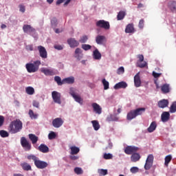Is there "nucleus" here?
I'll list each match as a JSON object with an SVG mask.
<instances>
[{
    "instance_id": "4",
    "label": "nucleus",
    "mask_w": 176,
    "mask_h": 176,
    "mask_svg": "<svg viewBox=\"0 0 176 176\" xmlns=\"http://www.w3.org/2000/svg\"><path fill=\"white\" fill-rule=\"evenodd\" d=\"M69 94H71L76 102H78L80 105H83V99L80 97V95L75 92V89L74 88L70 89Z\"/></svg>"
},
{
    "instance_id": "34",
    "label": "nucleus",
    "mask_w": 176,
    "mask_h": 176,
    "mask_svg": "<svg viewBox=\"0 0 176 176\" xmlns=\"http://www.w3.org/2000/svg\"><path fill=\"white\" fill-rule=\"evenodd\" d=\"M21 166L22 167L23 170H24L25 171H30L31 170V165H30V164L27 163V162H24L21 164Z\"/></svg>"
},
{
    "instance_id": "31",
    "label": "nucleus",
    "mask_w": 176,
    "mask_h": 176,
    "mask_svg": "<svg viewBox=\"0 0 176 176\" xmlns=\"http://www.w3.org/2000/svg\"><path fill=\"white\" fill-rule=\"evenodd\" d=\"M29 138H30V141H32V144L33 145H34V144H36L38 142V140H39L38 136H36L32 133L29 134Z\"/></svg>"
},
{
    "instance_id": "44",
    "label": "nucleus",
    "mask_w": 176,
    "mask_h": 176,
    "mask_svg": "<svg viewBox=\"0 0 176 176\" xmlns=\"http://www.w3.org/2000/svg\"><path fill=\"white\" fill-rule=\"evenodd\" d=\"M0 135L2 137V138H6V137H9V133H8L6 131L1 130Z\"/></svg>"
},
{
    "instance_id": "59",
    "label": "nucleus",
    "mask_w": 176,
    "mask_h": 176,
    "mask_svg": "<svg viewBox=\"0 0 176 176\" xmlns=\"http://www.w3.org/2000/svg\"><path fill=\"white\" fill-rule=\"evenodd\" d=\"M131 173H132V174H135V173H138V168L133 166L131 168Z\"/></svg>"
},
{
    "instance_id": "40",
    "label": "nucleus",
    "mask_w": 176,
    "mask_h": 176,
    "mask_svg": "<svg viewBox=\"0 0 176 176\" xmlns=\"http://www.w3.org/2000/svg\"><path fill=\"white\" fill-rule=\"evenodd\" d=\"M72 0H57L56 5H61L63 2V6H68L69 3L71 2Z\"/></svg>"
},
{
    "instance_id": "16",
    "label": "nucleus",
    "mask_w": 176,
    "mask_h": 176,
    "mask_svg": "<svg viewBox=\"0 0 176 176\" xmlns=\"http://www.w3.org/2000/svg\"><path fill=\"white\" fill-rule=\"evenodd\" d=\"M23 32L26 34H34L35 32V28L30 25H24L23 27Z\"/></svg>"
},
{
    "instance_id": "23",
    "label": "nucleus",
    "mask_w": 176,
    "mask_h": 176,
    "mask_svg": "<svg viewBox=\"0 0 176 176\" xmlns=\"http://www.w3.org/2000/svg\"><path fill=\"white\" fill-rule=\"evenodd\" d=\"M134 83H135V87H140V86H141V78H140V72H138L134 76Z\"/></svg>"
},
{
    "instance_id": "15",
    "label": "nucleus",
    "mask_w": 176,
    "mask_h": 176,
    "mask_svg": "<svg viewBox=\"0 0 176 176\" xmlns=\"http://www.w3.org/2000/svg\"><path fill=\"white\" fill-rule=\"evenodd\" d=\"M92 108L94 109V111L98 115H101V113H102V108H101V106H100V104L96 102L92 103Z\"/></svg>"
},
{
    "instance_id": "22",
    "label": "nucleus",
    "mask_w": 176,
    "mask_h": 176,
    "mask_svg": "<svg viewBox=\"0 0 176 176\" xmlns=\"http://www.w3.org/2000/svg\"><path fill=\"white\" fill-rule=\"evenodd\" d=\"M140 159H141V155L138 153H135L131 156V161L133 162V163H136V162L140 161Z\"/></svg>"
},
{
    "instance_id": "60",
    "label": "nucleus",
    "mask_w": 176,
    "mask_h": 176,
    "mask_svg": "<svg viewBox=\"0 0 176 176\" xmlns=\"http://www.w3.org/2000/svg\"><path fill=\"white\" fill-rule=\"evenodd\" d=\"M153 76L155 78H160V76H162V73H156L155 72H153Z\"/></svg>"
},
{
    "instance_id": "57",
    "label": "nucleus",
    "mask_w": 176,
    "mask_h": 176,
    "mask_svg": "<svg viewBox=\"0 0 176 176\" xmlns=\"http://www.w3.org/2000/svg\"><path fill=\"white\" fill-rule=\"evenodd\" d=\"M32 105H33V107H34L35 108L39 109L40 104H39V102H38V101L33 100V102H32Z\"/></svg>"
},
{
    "instance_id": "63",
    "label": "nucleus",
    "mask_w": 176,
    "mask_h": 176,
    "mask_svg": "<svg viewBox=\"0 0 176 176\" xmlns=\"http://www.w3.org/2000/svg\"><path fill=\"white\" fill-rule=\"evenodd\" d=\"M54 49H56V50H63V47L61 45H54Z\"/></svg>"
},
{
    "instance_id": "2",
    "label": "nucleus",
    "mask_w": 176,
    "mask_h": 176,
    "mask_svg": "<svg viewBox=\"0 0 176 176\" xmlns=\"http://www.w3.org/2000/svg\"><path fill=\"white\" fill-rule=\"evenodd\" d=\"M28 160H33L34 162V166L37 168H40L41 170H43V168H46L48 164L47 162L44 161H41L39 158L35 155H29L28 156Z\"/></svg>"
},
{
    "instance_id": "55",
    "label": "nucleus",
    "mask_w": 176,
    "mask_h": 176,
    "mask_svg": "<svg viewBox=\"0 0 176 176\" xmlns=\"http://www.w3.org/2000/svg\"><path fill=\"white\" fill-rule=\"evenodd\" d=\"M138 58H139V60H138L137 64H138V63L144 62V55L142 54L138 55Z\"/></svg>"
},
{
    "instance_id": "36",
    "label": "nucleus",
    "mask_w": 176,
    "mask_h": 176,
    "mask_svg": "<svg viewBox=\"0 0 176 176\" xmlns=\"http://www.w3.org/2000/svg\"><path fill=\"white\" fill-rule=\"evenodd\" d=\"M25 92L29 96H33V94H35V89L32 87H28L25 88Z\"/></svg>"
},
{
    "instance_id": "47",
    "label": "nucleus",
    "mask_w": 176,
    "mask_h": 176,
    "mask_svg": "<svg viewBox=\"0 0 176 176\" xmlns=\"http://www.w3.org/2000/svg\"><path fill=\"white\" fill-rule=\"evenodd\" d=\"M104 159H105V160H109L113 158V155L111 153H104L103 155Z\"/></svg>"
},
{
    "instance_id": "10",
    "label": "nucleus",
    "mask_w": 176,
    "mask_h": 176,
    "mask_svg": "<svg viewBox=\"0 0 176 176\" xmlns=\"http://www.w3.org/2000/svg\"><path fill=\"white\" fill-rule=\"evenodd\" d=\"M21 145L26 152H28L32 148L31 143H30V142H28V140H27L24 137L21 138Z\"/></svg>"
},
{
    "instance_id": "62",
    "label": "nucleus",
    "mask_w": 176,
    "mask_h": 176,
    "mask_svg": "<svg viewBox=\"0 0 176 176\" xmlns=\"http://www.w3.org/2000/svg\"><path fill=\"white\" fill-rule=\"evenodd\" d=\"M5 122V118L3 116H0V127H2L3 126V122Z\"/></svg>"
},
{
    "instance_id": "50",
    "label": "nucleus",
    "mask_w": 176,
    "mask_h": 176,
    "mask_svg": "<svg viewBox=\"0 0 176 176\" xmlns=\"http://www.w3.org/2000/svg\"><path fill=\"white\" fill-rule=\"evenodd\" d=\"M51 25L52 28H56V27H57V19L53 18L51 20Z\"/></svg>"
},
{
    "instance_id": "14",
    "label": "nucleus",
    "mask_w": 176,
    "mask_h": 176,
    "mask_svg": "<svg viewBox=\"0 0 176 176\" xmlns=\"http://www.w3.org/2000/svg\"><path fill=\"white\" fill-rule=\"evenodd\" d=\"M96 42L98 45H104L107 42V37L102 35H98L96 37Z\"/></svg>"
},
{
    "instance_id": "46",
    "label": "nucleus",
    "mask_w": 176,
    "mask_h": 176,
    "mask_svg": "<svg viewBox=\"0 0 176 176\" xmlns=\"http://www.w3.org/2000/svg\"><path fill=\"white\" fill-rule=\"evenodd\" d=\"M88 39H89V38L87 37V36L84 35L80 37L79 42H80V43H86L87 42Z\"/></svg>"
},
{
    "instance_id": "30",
    "label": "nucleus",
    "mask_w": 176,
    "mask_h": 176,
    "mask_svg": "<svg viewBox=\"0 0 176 176\" xmlns=\"http://www.w3.org/2000/svg\"><path fill=\"white\" fill-rule=\"evenodd\" d=\"M168 8L171 12H176V2L169 1L168 3Z\"/></svg>"
},
{
    "instance_id": "18",
    "label": "nucleus",
    "mask_w": 176,
    "mask_h": 176,
    "mask_svg": "<svg viewBox=\"0 0 176 176\" xmlns=\"http://www.w3.org/2000/svg\"><path fill=\"white\" fill-rule=\"evenodd\" d=\"M161 120L163 123H166L170 120V113L168 111H164L161 115Z\"/></svg>"
},
{
    "instance_id": "8",
    "label": "nucleus",
    "mask_w": 176,
    "mask_h": 176,
    "mask_svg": "<svg viewBox=\"0 0 176 176\" xmlns=\"http://www.w3.org/2000/svg\"><path fill=\"white\" fill-rule=\"evenodd\" d=\"M140 148L135 146H127L124 148V152L126 155H133L136 152H138Z\"/></svg>"
},
{
    "instance_id": "64",
    "label": "nucleus",
    "mask_w": 176,
    "mask_h": 176,
    "mask_svg": "<svg viewBox=\"0 0 176 176\" xmlns=\"http://www.w3.org/2000/svg\"><path fill=\"white\" fill-rule=\"evenodd\" d=\"M112 146H113V144H112V142H111V141H109V146L106 148V149H112Z\"/></svg>"
},
{
    "instance_id": "26",
    "label": "nucleus",
    "mask_w": 176,
    "mask_h": 176,
    "mask_svg": "<svg viewBox=\"0 0 176 176\" xmlns=\"http://www.w3.org/2000/svg\"><path fill=\"white\" fill-rule=\"evenodd\" d=\"M158 107L159 108H166L168 107V100L166 99H163L158 102Z\"/></svg>"
},
{
    "instance_id": "39",
    "label": "nucleus",
    "mask_w": 176,
    "mask_h": 176,
    "mask_svg": "<svg viewBox=\"0 0 176 176\" xmlns=\"http://www.w3.org/2000/svg\"><path fill=\"white\" fill-rule=\"evenodd\" d=\"M126 16V12L124 11H120L117 15V20L120 21L124 19Z\"/></svg>"
},
{
    "instance_id": "13",
    "label": "nucleus",
    "mask_w": 176,
    "mask_h": 176,
    "mask_svg": "<svg viewBox=\"0 0 176 176\" xmlns=\"http://www.w3.org/2000/svg\"><path fill=\"white\" fill-rule=\"evenodd\" d=\"M64 124V121L61 118H56L52 121V126L55 127V129H58L61 127L62 124Z\"/></svg>"
},
{
    "instance_id": "49",
    "label": "nucleus",
    "mask_w": 176,
    "mask_h": 176,
    "mask_svg": "<svg viewBox=\"0 0 176 176\" xmlns=\"http://www.w3.org/2000/svg\"><path fill=\"white\" fill-rule=\"evenodd\" d=\"M171 159H173V157H171V155H168L165 157V166H168V163L171 162Z\"/></svg>"
},
{
    "instance_id": "33",
    "label": "nucleus",
    "mask_w": 176,
    "mask_h": 176,
    "mask_svg": "<svg viewBox=\"0 0 176 176\" xmlns=\"http://www.w3.org/2000/svg\"><path fill=\"white\" fill-rule=\"evenodd\" d=\"M91 123H92V126L94 127V129L95 130V131H98V130H100V123L98 122V121L97 120H92L91 122Z\"/></svg>"
},
{
    "instance_id": "29",
    "label": "nucleus",
    "mask_w": 176,
    "mask_h": 176,
    "mask_svg": "<svg viewBox=\"0 0 176 176\" xmlns=\"http://www.w3.org/2000/svg\"><path fill=\"white\" fill-rule=\"evenodd\" d=\"M161 90L164 94H167L170 90V85L168 84H164L161 87Z\"/></svg>"
},
{
    "instance_id": "48",
    "label": "nucleus",
    "mask_w": 176,
    "mask_h": 176,
    "mask_svg": "<svg viewBox=\"0 0 176 176\" xmlns=\"http://www.w3.org/2000/svg\"><path fill=\"white\" fill-rule=\"evenodd\" d=\"M82 49H83V50L87 51V50H90V49H91V45H89V44H82L81 45Z\"/></svg>"
},
{
    "instance_id": "9",
    "label": "nucleus",
    "mask_w": 176,
    "mask_h": 176,
    "mask_svg": "<svg viewBox=\"0 0 176 176\" xmlns=\"http://www.w3.org/2000/svg\"><path fill=\"white\" fill-rule=\"evenodd\" d=\"M153 155L150 154L148 155L146 163L144 164L145 170H151V168L152 167V166H153Z\"/></svg>"
},
{
    "instance_id": "56",
    "label": "nucleus",
    "mask_w": 176,
    "mask_h": 176,
    "mask_svg": "<svg viewBox=\"0 0 176 176\" xmlns=\"http://www.w3.org/2000/svg\"><path fill=\"white\" fill-rule=\"evenodd\" d=\"M145 23V21H144V19H141L139 21V25L138 27L140 30H142V28H144V23Z\"/></svg>"
},
{
    "instance_id": "25",
    "label": "nucleus",
    "mask_w": 176,
    "mask_h": 176,
    "mask_svg": "<svg viewBox=\"0 0 176 176\" xmlns=\"http://www.w3.org/2000/svg\"><path fill=\"white\" fill-rule=\"evenodd\" d=\"M137 118V116L135 114V110H131L127 113L126 119L127 120H133V119H135Z\"/></svg>"
},
{
    "instance_id": "12",
    "label": "nucleus",
    "mask_w": 176,
    "mask_h": 176,
    "mask_svg": "<svg viewBox=\"0 0 176 176\" xmlns=\"http://www.w3.org/2000/svg\"><path fill=\"white\" fill-rule=\"evenodd\" d=\"M37 49L41 58H47V51H46V48H45V47L39 45L37 47Z\"/></svg>"
},
{
    "instance_id": "20",
    "label": "nucleus",
    "mask_w": 176,
    "mask_h": 176,
    "mask_svg": "<svg viewBox=\"0 0 176 176\" xmlns=\"http://www.w3.org/2000/svg\"><path fill=\"white\" fill-rule=\"evenodd\" d=\"M125 32L126 34H133L135 32V30H134V25L132 23L128 24L125 28Z\"/></svg>"
},
{
    "instance_id": "11",
    "label": "nucleus",
    "mask_w": 176,
    "mask_h": 176,
    "mask_svg": "<svg viewBox=\"0 0 176 176\" xmlns=\"http://www.w3.org/2000/svg\"><path fill=\"white\" fill-rule=\"evenodd\" d=\"M74 57L78 61H80V60L83 58V50L80 48H76L74 52Z\"/></svg>"
},
{
    "instance_id": "19",
    "label": "nucleus",
    "mask_w": 176,
    "mask_h": 176,
    "mask_svg": "<svg viewBox=\"0 0 176 176\" xmlns=\"http://www.w3.org/2000/svg\"><path fill=\"white\" fill-rule=\"evenodd\" d=\"M127 87V82L124 81L120 82L114 85L115 90H119V89H126Z\"/></svg>"
},
{
    "instance_id": "51",
    "label": "nucleus",
    "mask_w": 176,
    "mask_h": 176,
    "mask_svg": "<svg viewBox=\"0 0 176 176\" xmlns=\"http://www.w3.org/2000/svg\"><path fill=\"white\" fill-rule=\"evenodd\" d=\"M74 173L79 175L80 174H83V170H82L81 168L76 167L74 168Z\"/></svg>"
},
{
    "instance_id": "5",
    "label": "nucleus",
    "mask_w": 176,
    "mask_h": 176,
    "mask_svg": "<svg viewBox=\"0 0 176 176\" xmlns=\"http://www.w3.org/2000/svg\"><path fill=\"white\" fill-rule=\"evenodd\" d=\"M41 72L45 75V76H54L57 75V70L54 68L42 67Z\"/></svg>"
},
{
    "instance_id": "3",
    "label": "nucleus",
    "mask_w": 176,
    "mask_h": 176,
    "mask_svg": "<svg viewBox=\"0 0 176 176\" xmlns=\"http://www.w3.org/2000/svg\"><path fill=\"white\" fill-rule=\"evenodd\" d=\"M41 64V60H36L33 63H27L25 65V68L29 74H32L34 72H37Z\"/></svg>"
},
{
    "instance_id": "28",
    "label": "nucleus",
    "mask_w": 176,
    "mask_h": 176,
    "mask_svg": "<svg viewBox=\"0 0 176 176\" xmlns=\"http://www.w3.org/2000/svg\"><path fill=\"white\" fill-rule=\"evenodd\" d=\"M38 149L40 151V152H42V153H47L49 152V147L43 144H41Z\"/></svg>"
},
{
    "instance_id": "6",
    "label": "nucleus",
    "mask_w": 176,
    "mask_h": 176,
    "mask_svg": "<svg viewBox=\"0 0 176 176\" xmlns=\"http://www.w3.org/2000/svg\"><path fill=\"white\" fill-rule=\"evenodd\" d=\"M96 25L98 28H103V30H105L106 31L111 28V25L105 20H99L96 22Z\"/></svg>"
},
{
    "instance_id": "37",
    "label": "nucleus",
    "mask_w": 176,
    "mask_h": 176,
    "mask_svg": "<svg viewBox=\"0 0 176 176\" xmlns=\"http://www.w3.org/2000/svg\"><path fill=\"white\" fill-rule=\"evenodd\" d=\"M146 109L144 107H142V108H138L136 109H135V113L136 115V116H140V115H142V113H144V112H145Z\"/></svg>"
},
{
    "instance_id": "43",
    "label": "nucleus",
    "mask_w": 176,
    "mask_h": 176,
    "mask_svg": "<svg viewBox=\"0 0 176 176\" xmlns=\"http://www.w3.org/2000/svg\"><path fill=\"white\" fill-rule=\"evenodd\" d=\"M170 113H175L176 112V101L173 102L170 107Z\"/></svg>"
},
{
    "instance_id": "54",
    "label": "nucleus",
    "mask_w": 176,
    "mask_h": 176,
    "mask_svg": "<svg viewBox=\"0 0 176 176\" xmlns=\"http://www.w3.org/2000/svg\"><path fill=\"white\" fill-rule=\"evenodd\" d=\"M118 75H122V74H124V67H120L117 70Z\"/></svg>"
},
{
    "instance_id": "1",
    "label": "nucleus",
    "mask_w": 176,
    "mask_h": 176,
    "mask_svg": "<svg viewBox=\"0 0 176 176\" xmlns=\"http://www.w3.org/2000/svg\"><path fill=\"white\" fill-rule=\"evenodd\" d=\"M23 129V122L20 120L12 121L9 126L8 130L12 134H16Z\"/></svg>"
},
{
    "instance_id": "52",
    "label": "nucleus",
    "mask_w": 176,
    "mask_h": 176,
    "mask_svg": "<svg viewBox=\"0 0 176 176\" xmlns=\"http://www.w3.org/2000/svg\"><path fill=\"white\" fill-rule=\"evenodd\" d=\"M148 63L144 60L142 63L140 62L138 63V67H139V68H145V67H146Z\"/></svg>"
},
{
    "instance_id": "45",
    "label": "nucleus",
    "mask_w": 176,
    "mask_h": 176,
    "mask_svg": "<svg viewBox=\"0 0 176 176\" xmlns=\"http://www.w3.org/2000/svg\"><path fill=\"white\" fill-rule=\"evenodd\" d=\"M98 173L100 175H107L108 174V170H107V169H98Z\"/></svg>"
},
{
    "instance_id": "41",
    "label": "nucleus",
    "mask_w": 176,
    "mask_h": 176,
    "mask_svg": "<svg viewBox=\"0 0 176 176\" xmlns=\"http://www.w3.org/2000/svg\"><path fill=\"white\" fill-rule=\"evenodd\" d=\"M54 80H55V82H56V83L58 86H61V85H64V82H63V80H61V78L58 76H56L54 77Z\"/></svg>"
},
{
    "instance_id": "21",
    "label": "nucleus",
    "mask_w": 176,
    "mask_h": 176,
    "mask_svg": "<svg viewBox=\"0 0 176 176\" xmlns=\"http://www.w3.org/2000/svg\"><path fill=\"white\" fill-rule=\"evenodd\" d=\"M63 85H65V83L67 85H73V83H75V78L74 76L65 78L63 80Z\"/></svg>"
},
{
    "instance_id": "58",
    "label": "nucleus",
    "mask_w": 176,
    "mask_h": 176,
    "mask_svg": "<svg viewBox=\"0 0 176 176\" xmlns=\"http://www.w3.org/2000/svg\"><path fill=\"white\" fill-rule=\"evenodd\" d=\"M25 49L28 52H32V50H34V47L32 45H26Z\"/></svg>"
},
{
    "instance_id": "53",
    "label": "nucleus",
    "mask_w": 176,
    "mask_h": 176,
    "mask_svg": "<svg viewBox=\"0 0 176 176\" xmlns=\"http://www.w3.org/2000/svg\"><path fill=\"white\" fill-rule=\"evenodd\" d=\"M56 133H54L53 131L50 133L49 135H48L49 140H54V138H56Z\"/></svg>"
},
{
    "instance_id": "24",
    "label": "nucleus",
    "mask_w": 176,
    "mask_h": 176,
    "mask_svg": "<svg viewBox=\"0 0 176 176\" xmlns=\"http://www.w3.org/2000/svg\"><path fill=\"white\" fill-rule=\"evenodd\" d=\"M156 127H157V124H156V121H153L147 129V131L148 133H153L156 130Z\"/></svg>"
},
{
    "instance_id": "35",
    "label": "nucleus",
    "mask_w": 176,
    "mask_h": 176,
    "mask_svg": "<svg viewBox=\"0 0 176 176\" xmlns=\"http://www.w3.org/2000/svg\"><path fill=\"white\" fill-rule=\"evenodd\" d=\"M70 149L71 155H78V153H79V151H80V149H79V148L76 146H71Z\"/></svg>"
},
{
    "instance_id": "32",
    "label": "nucleus",
    "mask_w": 176,
    "mask_h": 176,
    "mask_svg": "<svg viewBox=\"0 0 176 176\" xmlns=\"http://www.w3.org/2000/svg\"><path fill=\"white\" fill-rule=\"evenodd\" d=\"M28 115L32 120L38 119V116H39V114L34 113V111H32V109L29 110Z\"/></svg>"
},
{
    "instance_id": "61",
    "label": "nucleus",
    "mask_w": 176,
    "mask_h": 176,
    "mask_svg": "<svg viewBox=\"0 0 176 176\" xmlns=\"http://www.w3.org/2000/svg\"><path fill=\"white\" fill-rule=\"evenodd\" d=\"M19 11H21V13H24L25 12V6L23 5H19Z\"/></svg>"
},
{
    "instance_id": "38",
    "label": "nucleus",
    "mask_w": 176,
    "mask_h": 176,
    "mask_svg": "<svg viewBox=\"0 0 176 176\" xmlns=\"http://www.w3.org/2000/svg\"><path fill=\"white\" fill-rule=\"evenodd\" d=\"M107 122H118V120H119V118L115 115H110L107 117Z\"/></svg>"
},
{
    "instance_id": "17",
    "label": "nucleus",
    "mask_w": 176,
    "mask_h": 176,
    "mask_svg": "<svg viewBox=\"0 0 176 176\" xmlns=\"http://www.w3.org/2000/svg\"><path fill=\"white\" fill-rule=\"evenodd\" d=\"M67 43L70 47H78L79 46V41H76L74 38L67 39Z\"/></svg>"
},
{
    "instance_id": "42",
    "label": "nucleus",
    "mask_w": 176,
    "mask_h": 176,
    "mask_svg": "<svg viewBox=\"0 0 176 176\" xmlns=\"http://www.w3.org/2000/svg\"><path fill=\"white\" fill-rule=\"evenodd\" d=\"M102 83L104 86V90H108L109 89V82L105 78L102 79Z\"/></svg>"
},
{
    "instance_id": "27",
    "label": "nucleus",
    "mask_w": 176,
    "mask_h": 176,
    "mask_svg": "<svg viewBox=\"0 0 176 176\" xmlns=\"http://www.w3.org/2000/svg\"><path fill=\"white\" fill-rule=\"evenodd\" d=\"M92 56L94 60H100L102 57L101 53L100 52V51H98V49H96L93 52Z\"/></svg>"
},
{
    "instance_id": "7",
    "label": "nucleus",
    "mask_w": 176,
    "mask_h": 176,
    "mask_svg": "<svg viewBox=\"0 0 176 176\" xmlns=\"http://www.w3.org/2000/svg\"><path fill=\"white\" fill-rule=\"evenodd\" d=\"M52 98L55 104H58L59 105H61V93L56 91H53L52 92Z\"/></svg>"
}]
</instances>
